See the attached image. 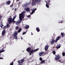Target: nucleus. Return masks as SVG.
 I'll return each mask as SVG.
<instances>
[{
	"instance_id": "c9c22d12",
	"label": "nucleus",
	"mask_w": 65,
	"mask_h": 65,
	"mask_svg": "<svg viewBox=\"0 0 65 65\" xmlns=\"http://www.w3.org/2000/svg\"><path fill=\"white\" fill-rule=\"evenodd\" d=\"M40 61H41L42 60V58L41 57H40L39 58Z\"/></svg>"
},
{
	"instance_id": "37998d69",
	"label": "nucleus",
	"mask_w": 65,
	"mask_h": 65,
	"mask_svg": "<svg viewBox=\"0 0 65 65\" xmlns=\"http://www.w3.org/2000/svg\"><path fill=\"white\" fill-rule=\"evenodd\" d=\"M15 11L16 10H17V8H15Z\"/></svg>"
},
{
	"instance_id": "20e7f679",
	"label": "nucleus",
	"mask_w": 65,
	"mask_h": 65,
	"mask_svg": "<svg viewBox=\"0 0 65 65\" xmlns=\"http://www.w3.org/2000/svg\"><path fill=\"white\" fill-rule=\"evenodd\" d=\"M60 58V55L58 54L57 55H55V60H58V59Z\"/></svg>"
},
{
	"instance_id": "f3484780",
	"label": "nucleus",
	"mask_w": 65,
	"mask_h": 65,
	"mask_svg": "<svg viewBox=\"0 0 65 65\" xmlns=\"http://www.w3.org/2000/svg\"><path fill=\"white\" fill-rule=\"evenodd\" d=\"M36 30L38 32H39L40 31V29L39 27H37L36 28Z\"/></svg>"
},
{
	"instance_id": "dca6fc26",
	"label": "nucleus",
	"mask_w": 65,
	"mask_h": 65,
	"mask_svg": "<svg viewBox=\"0 0 65 65\" xmlns=\"http://www.w3.org/2000/svg\"><path fill=\"white\" fill-rule=\"evenodd\" d=\"M30 10L29 7H27L26 9V11H27V12H28L29 11H30Z\"/></svg>"
},
{
	"instance_id": "b1692460",
	"label": "nucleus",
	"mask_w": 65,
	"mask_h": 65,
	"mask_svg": "<svg viewBox=\"0 0 65 65\" xmlns=\"http://www.w3.org/2000/svg\"><path fill=\"white\" fill-rule=\"evenodd\" d=\"M21 31H22V28H20L19 29L18 31V33H20V32H21Z\"/></svg>"
},
{
	"instance_id": "a878e982",
	"label": "nucleus",
	"mask_w": 65,
	"mask_h": 65,
	"mask_svg": "<svg viewBox=\"0 0 65 65\" xmlns=\"http://www.w3.org/2000/svg\"><path fill=\"white\" fill-rule=\"evenodd\" d=\"M14 36V39H18V37L17 36Z\"/></svg>"
},
{
	"instance_id": "bf43d9fd",
	"label": "nucleus",
	"mask_w": 65,
	"mask_h": 65,
	"mask_svg": "<svg viewBox=\"0 0 65 65\" xmlns=\"http://www.w3.org/2000/svg\"><path fill=\"white\" fill-rule=\"evenodd\" d=\"M46 2V3H47V2Z\"/></svg>"
},
{
	"instance_id": "3c124183",
	"label": "nucleus",
	"mask_w": 65,
	"mask_h": 65,
	"mask_svg": "<svg viewBox=\"0 0 65 65\" xmlns=\"http://www.w3.org/2000/svg\"><path fill=\"white\" fill-rule=\"evenodd\" d=\"M19 0H16V2H17V1H19Z\"/></svg>"
},
{
	"instance_id": "f8f14e48",
	"label": "nucleus",
	"mask_w": 65,
	"mask_h": 65,
	"mask_svg": "<svg viewBox=\"0 0 65 65\" xmlns=\"http://www.w3.org/2000/svg\"><path fill=\"white\" fill-rule=\"evenodd\" d=\"M44 52H40L39 53L40 57H41V55H42L43 54H44Z\"/></svg>"
},
{
	"instance_id": "f03ea898",
	"label": "nucleus",
	"mask_w": 65,
	"mask_h": 65,
	"mask_svg": "<svg viewBox=\"0 0 65 65\" xmlns=\"http://www.w3.org/2000/svg\"><path fill=\"white\" fill-rule=\"evenodd\" d=\"M12 18H9L8 19V23L9 24H11L12 22L13 23H16V21H14V20L15 19L13 18L12 19Z\"/></svg>"
},
{
	"instance_id": "c85d7f7f",
	"label": "nucleus",
	"mask_w": 65,
	"mask_h": 65,
	"mask_svg": "<svg viewBox=\"0 0 65 65\" xmlns=\"http://www.w3.org/2000/svg\"><path fill=\"white\" fill-rule=\"evenodd\" d=\"M6 26L7 27V28H9V27H10L9 26V24H8V23L7 24V25Z\"/></svg>"
},
{
	"instance_id": "ea45409f",
	"label": "nucleus",
	"mask_w": 65,
	"mask_h": 65,
	"mask_svg": "<svg viewBox=\"0 0 65 65\" xmlns=\"http://www.w3.org/2000/svg\"><path fill=\"white\" fill-rule=\"evenodd\" d=\"M13 4H12L10 6V7H13Z\"/></svg>"
},
{
	"instance_id": "4d7b16f0",
	"label": "nucleus",
	"mask_w": 65,
	"mask_h": 65,
	"mask_svg": "<svg viewBox=\"0 0 65 65\" xmlns=\"http://www.w3.org/2000/svg\"><path fill=\"white\" fill-rule=\"evenodd\" d=\"M46 55V54H45L44 55Z\"/></svg>"
},
{
	"instance_id": "a18cd8bd",
	"label": "nucleus",
	"mask_w": 65,
	"mask_h": 65,
	"mask_svg": "<svg viewBox=\"0 0 65 65\" xmlns=\"http://www.w3.org/2000/svg\"><path fill=\"white\" fill-rule=\"evenodd\" d=\"M16 17H17V16H16V15H15L14 17L15 19V18H16Z\"/></svg>"
},
{
	"instance_id": "4468645a",
	"label": "nucleus",
	"mask_w": 65,
	"mask_h": 65,
	"mask_svg": "<svg viewBox=\"0 0 65 65\" xmlns=\"http://www.w3.org/2000/svg\"><path fill=\"white\" fill-rule=\"evenodd\" d=\"M61 35L62 36V37H64L65 36V34L63 32H61Z\"/></svg>"
},
{
	"instance_id": "f704fd0d",
	"label": "nucleus",
	"mask_w": 65,
	"mask_h": 65,
	"mask_svg": "<svg viewBox=\"0 0 65 65\" xmlns=\"http://www.w3.org/2000/svg\"><path fill=\"white\" fill-rule=\"evenodd\" d=\"M65 52H63L62 53V55L63 56H65Z\"/></svg>"
},
{
	"instance_id": "9b49d317",
	"label": "nucleus",
	"mask_w": 65,
	"mask_h": 65,
	"mask_svg": "<svg viewBox=\"0 0 65 65\" xmlns=\"http://www.w3.org/2000/svg\"><path fill=\"white\" fill-rule=\"evenodd\" d=\"M18 34V32L17 31H15L13 35V36H17Z\"/></svg>"
},
{
	"instance_id": "79ce46f5",
	"label": "nucleus",
	"mask_w": 65,
	"mask_h": 65,
	"mask_svg": "<svg viewBox=\"0 0 65 65\" xmlns=\"http://www.w3.org/2000/svg\"><path fill=\"white\" fill-rule=\"evenodd\" d=\"M13 65V62H12L10 64V65Z\"/></svg>"
},
{
	"instance_id": "09e8293b",
	"label": "nucleus",
	"mask_w": 65,
	"mask_h": 65,
	"mask_svg": "<svg viewBox=\"0 0 65 65\" xmlns=\"http://www.w3.org/2000/svg\"><path fill=\"white\" fill-rule=\"evenodd\" d=\"M28 45H31V44H30L29 43H28Z\"/></svg>"
},
{
	"instance_id": "c756f323",
	"label": "nucleus",
	"mask_w": 65,
	"mask_h": 65,
	"mask_svg": "<svg viewBox=\"0 0 65 65\" xmlns=\"http://www.w3.org/2000/svg\"><path fill=\"white\" fill-rule=\"evenodd\" d=\"M31 2H30L29 3H28V4L26 3V4H27V5H30V4H31Z\"/></svg>"
},
{
	"instance_id": "393cba45",
	"label": "nucleus",
	"mask_w": 65,
	"mask_h": 65,
	"mask_svg": "<svg viewBox=\"0 0 65 65\" xmlns=\"http://www.w3.org/2000/svg\"><path fill=\"white\" fill-rule=\"evenodd\" d=\"M19 29V27L18 26H17L15 27V29L16 30H18Z\"/></svg>"
},
{
	"instance_id": "4c0bfd02",
	"label": "nucleus",
	"mask_w": 65,
	"mask_h": 65,
	"mask_svg": "<svg viewBox=\"0 0 65 65\" xmlns=\"http://www.w3.org/2000/svg\"><path fill=\"white\" fill-rule=\"evenodd\" d=\"M27 18H30V17H31V15H29L27 16Z\"/></svg>"
},
{
	"instance_id": "58836bf2",
	"label": "nucleus",
	"mask_w": 65,
	"mask_h": 65,
	"mask_svg": "<svg viewBox=\"0 0 65 65\" xmlns=\"http://www.w3.org/2000/svg\"><path fill=\"white\" fill-rule=\"evenodd\" d=\"M2 17L0 15V20H1V19H2Z\"/></svg>"
},
{
	"instance_id": "8fccbe9b",
	"label": "nucleus",
	"mask_w": 65,
	"mask_h": 65,
	"mask_svg": "<svg viewBox=\"0 0 65 65\" xmlns=\"http://www.w3.org/2000/svg\"><path fill=\"white\" fill-rule=\"evenodd\" d=\"M50 0H49V1L48 2V3H50Z\"/></svg>"
},
{
	"instance_id": "5fc2aeb1",
	"label": "nucleus",
	"mask_w": 65,
	"mask_h": 65,
	"mask_svg": "<svg viewBox=\"0 0 65 65\" xmlns=\"http://www.w3.org/2000/svg\"><path fill=\"white\" fill-rule=\"evenodd\" d=\"M21 39L22 40V39H23L22 38H21Z\"/></svg>"
},
{
	"instance_id": "6ab92c4d",
	"label": "nucleus",
	"mask_w": 65,
	"mask_h": 65,
	"mask_svg": "<svg viewBox=\"0 0 65 65\" xmlns=\"http://www.w3.org/2000/svg\"><path fill=\"white\" fill-rule=\"evenodd\" d=\"M60 47H61V45L60 44L57 45L56 47V48L57 49L59 48H60Z\"/></svg>"
},
{
	"instance_id": "1a4fd4ad",
	"label": "nucleus",
	"mask_w": 65,
	"mask_h": 65,
	"mask_svg": "<svg viewBox=\"0 0 65 65\" xmlns=\"http://www.w3.org/2000/svg\"><path fill=\"white\" fill-rule=\"evenodd\" d=\"M60 36H58L55 40V42H57V41H58L59 40H60Z\"/></svg>"
},
{
	"instance_id": "de8ad7c7",
	"label": "nucleus",
	"mask_w": 65,
	"mask_h": 65,
	"mask_svg": "<svg viewBox=\"0 0 65 65\" xmlns=\"http://www.w3.org/2000/svg\"><path fill=\"white\" fill-rule=\"evenodd\" d=\"M58 61L59 62H61V60H59Z\"/></svg>"
},
{
	"instance_id": "864d4df0",
	"label": "nucleus",
	"mask_w": 65,
	"mask_h": 65,
	"mask_svg": "<svg viewBox=\"0 0 65 65\" xmlns=\"http://www.w3.org/2000/svg\"><path fill=\"white\" fill-rule=\"evenodd\" d=\"M13 18L14 19H15V18H14V17H13Z\"/></svg>"
},
{
	"instance_id": "ddd939ff",
	"label": "nucleus",
	"mask_w": 65,
	"mask_h": 65,
	"mask_svg": "<svg viewBox=\"0 0 65 65\" xmlns=\"http://www.w3.org/2000/svg\"><path fill=\"white\" fill-rule=\"evenodd\" d=\"M11 1L10 0H9L8 1L6 2V4L7 5H9L10 4Z\"/></svg>"
},
{
	"instance_id": "6e6552de",
	"label": "nucleus",
	"mask_w": 65,
	"mask_h": 65,
	"mask_svg": "<svg viewBox=\"0 0 65 65\" xmlns=\"http://www.w3.org/2000/svg\"><path fill=\"white\" fill-rule=\"evenodd\" d=\"M37 3V2L36 1V0H35V1H32V6H33L34 5H35L36 4V3Z\"/></svg>"
},
{
	"instance_id": "bb28decb",
	"label": "nucleus",
	"mask_w": 65,
	"mask_h": 65,
	"mask_svg": "<svg viewBox=\"0 0 65 65\" xmlns=\"http://www.w3.org/2000/svg\"><path fill=\"white\" fill-rule=\"evenodd\" d=\"M5 52V50L3 49H2V50L0 51V52L1 53H3V52Z\"/></svg>"
},
{
	"instance_id": "cd10ccee",
	"label": "nucleus",
	"mask_w": 65,
	"mask_h": 65,
	"mask_svg": "<svg viewBox=\"0 0 65 65\" xmlns=\"http://www.w3.org/2000/svg\"><path fill=\"white\" fill-rule=\"evenodd\" d=\"M27 4L26 3L25 4H24L23 5V7H26L27 6Z\"/></svg>"
},
{
	"instance_id": "72a5a7b5",
	"label": "nucleus",
	"mask_w": 65,
	"mask_h": 65,
	"mask_svg": "<svg viewBox=\"0 0 65 65\" xmlns=\"http://www.w3.org/2000/svg\"><path fill=\"white\" fill-rule=\"evenodd\" d=\"M36 1L38 3H40V0H36Z\"/></svg>"
},
{
	"instance_id": "423d86ee",
	"label": "nucleus",
	"mask_w": 65,
	"mask_h": 65,
	"mask_svg": "<svg viewBox=\"0 0 65 65\" xmlns=\"http://www.w3.org/2000/svg\"><path fill=\"white\" fill-rule=\"evenodd\" d=\"M50 42L52 45H53L55 42H56V40L55 41L53 39H52V40Z\"/></svg>"
},
{
	"instance_id": "f257e3e1",
	"label": "nucleus",
	"mask_w": 65,
	"mask_h": 65,
	"mask_svg": "<svg viewBox=\"0 0 65 65\" xmlns=\"http://www.w3.org/2000/svg\"><path fill=\"white\" fill-rule=\"evenodd\" d=\"M25 12H26L25 11H23L21 14H19L20 21L19 22L17 21L16 22V25H19L22 22V21H23L24 18V15L25 13Z\"/></svg>"
},
{
	"instance_id": "2eb2a0df",
	"label": "nucleus",
	"mask_w": 65,
	"mask_h": 65,
	"mask_svg": "<svg viewBox=\"0 0 65 65\" xmlns=\"http://www.w3.org/2000/svg\"><path fill=\"white\" fill-rule=\"evenodd\" d=\"M31 48L30 47H28L26 49V51L28 52H30L31 51Z\"/></svg>"
},
{
	"instance_id": "7ed1b4c3",
	"label": "nucleus",
	"mask_w": 65,
	"mask_h": 65,
	"mask_svg": "<svg viewBox=\"0 0 65 65\" xmlns=\"http://www.w3.org/2000/svg\"><path fill=\"white\" fill-rule=\"evenodd\" d=\"M38 50V48L35 50H33V49L31 50L29 52V55L31 56L32 54H33V53H34L35 52L37 51Z\"/></svg>"
},
{
	"instance_id": "aec40b11",
	"label": "nucleus",
	"mask_w": 65,
	"mask_h": 65,
	"mask_svg": "<svg viewBox=\"0 0 65 65\" xmlns=\"http://www.w3.org/2000/svg\"><path fill=\"white\" fill-rule=\"evenodd\" d=\"M45 60H42L40 62V63L41 64H43V63H45Z\"/></svg>"
},
{
	"instance_id": "9d476101",
	"label": "nucleus",
	"mask_w": 65,
	"mask_h": 65,
	"mask_svg": "<svg viewBox=\"0 0 65 65\" xmlns=\"http://www.w3.org/2000/svg\"><path fill=\"white\" fill-rule=\"evenodd\" d=\"M6 33L5 32V30H3V31H2V35H3V36H4L5 35V34Z\"/></svg>"
},
{
	"instance_id": "a211bd4d",
	"label": "nucleus",
	"mask_w": 65,
	"mask_h": 65,
	"mask_svg": "<svg viewBox=\"0 0 65 65\" xmlns=\"http://www.w3.org/2000/svg\"><path fill=\"white\" fill-rule=\"evenodd\" d=\"M24 28H25V29H28L29 28V25H27L26 26L24 27Z\"/></svg>"
},
{
	"instance_id": "7c9ffc66",
	"label": "nucleus",
	"mask_w": 65,
	"mask_h": 65,
	"mask_svg": "<svg viewBox=\"0 0 65 65\" xmlns=\"http://www.w3.org/2000/svg\"><path fill=\"white\" fill-rule=\"evenodd\" d=\"M52 53H53L54 55H55L56 54V51H53L52 52Z\"/></svg>"
},
{
	"instance_id": "052dcab7",
	"label": "nucleus",
	"mask_w": 65,
	"mask_h": 65,
	"mask_svg": "<svg viewBox=\"0 0 65 65\" xmlns=\"http://www.w3.org/2000/svg\"><path fill=\"white\" fill-rule=\"evenodd\" d=\"M33 0H33V1H33Z\"/></svg>"
},
{
	"instance_id": "c03bdc74",
	"label": "nucleus",
	"mask_w": 65,
	"mask_h": 65,
	"mask_svg": "<svg viewBox=\"0 0 65 65\" xmlns=\"http://www.w3.org/2000/svg\"><path fill=\"white\" fill-rule=\"evenodd\" d=\"M0 59H3V58L2 57H0Z\"/></svg>"
},
{
	"instance_id": "e433bc0d",
	"label": "nucleus",
	"mask_w": 65,
	"mask_h": 65,
	"mask_svg": "<svg viewBox=\"0 0 65 65\" xmlns=\"http://www.w3.org/2000/svg\"><path fill=\"white\" fill-rule=\"evenodd\" d=\"M46 7H47V8H49V7H49V6H48V5H46Z\"/></svg>"
},
{
	"instance_id": "5701e85b",
	"label": "nucleus",
	"mask_w": 65,
	"mask_h": 65,
	"mask_svg": "<svg viewBox=\"0 0 65 65\" xmlns=\"http://www.w3.org/2000/svg\"><path fill=\"white\" fill-rule=\"evenodd\" d=\"M1 25H0V27H1V28H3V26H4L2 24V22H1Z\"/></svg>"
},
{
	"instance_id": "13d9d810",
	"label": "nucleus",
	"mask_w": 65,
	"mask_h": 65,
	"mask_svg": "<svg viewBox=\"0 0 65 65\" xmlns=\"http://www.w3.org/2000/svg\"><path fill=\"white\" fill-rule=\"evenodd\" d=\"M13 1H14V0H13Z\"/></svg>"
},
{
	"instance_id": "412c9836",
	"label": "nucleus",
	"mask_w": 65,
	"mask_h": 65,
	"mask_svg": "<svg viewBox=\"0 0 65 65\" xmlns=\"http://www.w3.org/2000/svg\"><path fill=\"white\" fill-rule=\"evenodd\" d=\"M64 21V20H63L62 21H59L58 22V23H61V24H62V23H63V22Z\"/></svg>"
},
{
	"instance_id": "49530a36",
	"label": "nucleus",
	"mask_w": 65,
	"mask_h": 65,
	"mask_svg": "<svg viewBox=\"0 0 65 65\" xmlns=\"http://www.w3.org/2000/svg\"><path fill=\"white\" fill-rule=\"evenodd\" d=\"M31 35H33V33H32V32H31Z\"/></svg>"
},
{
	"instance_id": "603ef678",
	"label": "nucleus",
	"mask_w": 65,
	"mask_h": 65,
	"mask_svg": "<svg viewBox=\"0 0 65 65\" xmlns=\"http://www.w3.org/2000/svg\"><path fill=\"white\" fill-rule=\"evenodd\" d=\"M19 4L21 3V2H19Z\"/></svg>"
},
{
	"instance_id": "2f4dec72",
	"label": "nucleus",
	"mask_w": 65,
	"mask_h": 65,
	"mask_svg": "<svg viewBox=\"0 0 65 65\" xmlns=\"http://www.w3.org/2000/svg\"><path fill=\"white\" fill-rule=\"evenodd\" d=\"M50 4H50V3H48V2H47V3H46V5H50Z\"/></svg>"
},
{
	"instance_id": "473e14b6",
	"label": "nucleus",
	"mask_w": 65,
	"mask_h": 65,
	"mask_svg": "<svg viewBox=\"0 0 65 65\" xmlns=\"http://www.w3.org/2000/svg\"><path fill=\"white\" fill-rule=\"evenodd\" d=\"M6 28H7L6 26V25L4 27H3V30H5V29H6Z\"/></svg>"
},
{
	"instance_id": "0eeeda50",
	"label": "nucleus",
	"mask_w": 65,
	"mask_h": 65,
	"mask_svg": "<svg viewBox=\"0 0 65 65\" xmlns=\"http://www.w3.org/2000/svg\"><path fill=\"white\" fill-rule=\"evenodd\" d=\"M48 45H46L45 47V51H46L48 48Z\"/></svg>"
},
{
	"instance_id": "39448f33",
	"label": "nucleus",
	"mask_w": 65,
	"mask_h": 65,
	"mask_svg": "<svg viewBox=\"0 0 65 65\" xmlns=\"http://www.w3.org/2000/svg\"><path fill=\"white\" fill-rule=\"evenodd\" d=\"M25 60L24 59H22L18 61H17L18 62V63L19 64H21L23 63L24 61Z\"/></svg>"
},
{
	"instance_id": "6e6d98bb",
	"label": "nucleus",
	"mask_w": 65,
	"mask_h": 65,
	"mask_svg": "<svg viewBox=\"0 0 65 65\" xmlns=\"http://www.w3.org/2000/svg\"><path fill=\"white\" fill-rule=\"evenodd\" d=\"M14 9V8H13V9L12 10H13V9Z\"/></svg>"
},
{
	"instance_id": "a19ab883",
	"label": "nucleus",
	"mask_w": 65,
	"mask_h": 65,
	"mask_svg": "<svg viewBox=\"0 0 65 65\" xmlns=\"http://www.w3.org/2000/svg\"><path fill=\"white\" fill-rule=\"evenodd\" d=\"M26 32H24L23 34V35H24V34H26Z\"/></svg>"
},
{
	"instance_id": "4be33fe9",
	"label": "nucleus",
	"mask_w": 65,
	"mask_h": 65,
	"mask_svg": "<svg viewBox=\"0 0 65 65\" xmlns=\"http://www.w3.org/2000/svg\"><path fill=\"white\" fill-rule=\"evenodd\" d=\"M36 10H35V9L34 10H33L32 12L31 13V14H33L34 12H35V11Z\"/></svg>"
}]
</instances>
